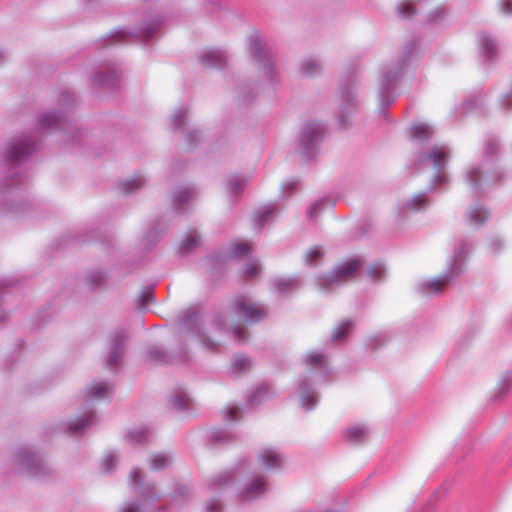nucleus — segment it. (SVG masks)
I'll return each instance as SVG.
<instances>
[{
    "mask_svg": "<svg viewBox=\"0 0 512 512\" xmlns=\"http://www.w3.org/2000/svg\"><path fill=\"white\" fill-rule=\"evenodd\" d=\"M234 306L239 318L245 323L260 321L266 315L262 306L252 302L245 296H239L236 298Z\"/></svg>",
    "mask_w": 512,
    "mask_h": 512,
    "instance_id": "f257e3e1",
    "label": "nucleus"
},
{
    "mask_svg": "<svg viewBox=\"0 0 512 512\" xmlns=\"http://www.w3.org/2000/svg\"><path fill=\"white\" fill-rule=\"evenodd\" d=\"M361 267L359 259L353 258L344 262L335 272L330 273L325 281L328 284L339 283L351 279Z\"/></svg>",
    "mask_w": 512,
    "mask_h": 512,
    "instance_id": "f03ea898",
    "label": "nucleus"
},
{
    "mask_svg": "<svg viewBox=\"0 0 512 512\" xmlns=\"http://www.w3.org/2000/svg\"><path fill=\"white\" fill-rule=\"evenodd\" d=\"M261 465L265 468H275L281 465V456L272 449H265L259 456Z\"/></svg>",
    "mask_w": 512,
    "mask_h": 512,
    "instance_id": "7ed1b4c3",
    "label": "nucleus"
},
{
    "mask_svg": "<svg viewBox=\"0 0 512 512\" xmlns=\"http://www.w3.org/2000/svg\"><path fill=\"white\" fill-rule=\"evenodd\" d=\"M265 488L266 483L264 482V480L256 478L251 482L249 487L245 489V491L243 492V497L245 500H250L263 493L265 491Z\"/></svg>",
    "mask_w": 512,
    "mask_h": 512,
    "instance_id": "20e7f679",
    "label": "nucleus"
},
{
    "mask_svg": "<svg viewBox=\"0 0 512 512\" xmlns=\"http://www.w3.org/2000/svg\"><path fill=\"white\" fill-rule=\"evenodd\" d=\"M487 217V211L481 207H474L468 213L470 223L474 226H479L483 224L486 221Z\"/></svg>",
    "mask_w": 512,
    "mask_h": 512,
    "instance_id": "39448f33",
    "label": "nucleus"
},
{
    "mask_svg": "<svg viewBox=\"0 0 512 512\" xmlns=\"http://www.w3.org/2000/svg\"><path fill=\"white\" fill-rule=\"evenodd\" d=\"M435 169L441 170L446 163V151L442 147H436L429 155Z\"/></svg>",
    "mask_w": 512,
    "mask_h": 512,
    "instance_id": "423d86ee",
    "label": "nucleus"
},
{
    "mask_svg": "<svg viewBox=\"0 0 512 512\" xmlns=\"http://www.w3.org/2000/svg\"><path fill=\"white\" fill-rule=\"evenodd\" d=\"M110 387L105 383H98L91 386L88 389V397L96 400H101L105 397L107 393H110Z\"/></svg>",
    "mask_w": 512,
    "mask_h": 512,
    "instance_id": "0eeeda50",
    "label": "nucleus"
},
{
    "mask_svg": "<svg viewBox=\"0 0 512 512\" xmlns=\"http://www.w3.org/2000/svg\"><path fill=\"white\" fill-rule=\"evenodd\" d=\"M450 280V276L445 275L438 278H435L428 283H426L425 287L428 291L436 293L440 292L444 289V287L448 284Z\"/></svg>",
    "mask_w": 512,
    "mask_h": 512,
    "instance_id": "6e6552de",
    "label": "nucleus"
},
{
    "mask_svg": "<svg viewBox=\"0 0 512 512\" xmlns=\"http://www.w3.org/2000/svg\"><path fill=\"white\" fill-rule=\"evenodd\" d=\"M412 136L418 140H426L433 134L432 129L426 124H417L412 127Z\"/></svg>",
    "mask_w": 512,
    "mask_h": 512,
    "instance_id": "1a4fd4ad",
    "label": "nucleus"
},
{
    "mask_svg": "<svg viewBox=\"0 0 512 512\" xmlns=\"http://www.w3.org/2000/svg\"><path fill=\"white\" fill-rule=\"evenodd\" d=\"M352 324L350 322H343L335 328L333 332V339L340 340L344 338L350 332Z\"/></svg>",
    "mask_w": 512,
    "mask_h": 512,
    "instance_id": "9d476101",
    "label": "nucleus"
},
{
    "mask_svg": "<svg viewBox=\"0 0 512 512\" xmlns=\"http://www.w3.org/2000/svg\"><path fill=\"white\" fill-rule=\"evenodd\" d=\"M144 183L142 176L133 177L131 180L123 184L124 192H132L134 189L141 187Z\"/></svg>",
    "mask_w": 512,
    "mask_h": 512,
    "instance_id": "9b49d317",
    "label": "nucleus"
},
{
    "mask_svg": "<svg viewBox=\"0 0 512 512\" xmlns=\"http://www.w3.org/2000/svg\"><path fill=\"white\" fill-rule=\"evenodd\" d=\"M368 274L373 278V279H380L384 276L385 274V268L382 264L380 263H376V264H373L369 267L368 269Z\"/></svg>",
    "mask_w": 512,
    "mask_h": 512,
    "instance_id": "f8f14e48",
    "label": "nucleus"
},
{
    "mask_svg": "<svg viewBox=\"0 0 512 512\" xmlns=\"http://www.w3.org/2000/svg\"><path fill=\"white\" fill-rule=\"evenodd\" d=\"M28 152H29V149L26 146V144H22L20 146H15L11 149L10 159L11 160L19 159V158L23 157L24 155L28 154Z\"/></svg>",
    "mask_w": 512,
    "mask_h": 512,
    "instance_id": "ddd939ff",
    "label": "nucleus"
},
{
    "mask_svg": "<svg viewBox=\"0 0 512 512\" xmlns=\"http://www.w3.org/2000/svg\"><path fill=\"white\" fill-rule=\"evenodd\" d=\"M365 431L360 427H353L347 431V436L353 442H360L364 437Z\"/></svg>",
    "mask_w": 512,
    "mask_h": 512,
    "instance_id": "4468645a",
    "label": "nucleus"
},
{
    "mask_svg": "<svg viewBox=\"0 0 512 512\" xmlns=\"http://www.w3.org/2000/svg\"><path fill=\"white\" fill-rule=\"evenodd\" d=\"M168 463V458L165 455L157 454L154 455L151 459V468L153 470H158L164 467Z\"/></svg>",
    "mask_w": 512,
    "mask_h": 512,
    "instance_id": "2eb2a0df",
    "label": "nucleus"
},
{
    "mask_svg": "<svg viewBox=\"0 0 512 512\" xmlns=\"http://www.w3.org/2000/svg\"><path fill=\"white\" fill-rule=\"evenodd\" d=\"M249 367H250V361L243 356H237L233 362V369L237 372L246 370Z\"/></svg>",
    "mask_w": 512,
    "mask_h": 512,
    "instance_id": "dca6fc26",
    "label": "nucleus"
},
{
    "mask_svg": "<svg viewBox=\"0 0 512 512\" xmlns=\"http://www.w3.org/2000/svg\"><path fill=\"white\" fill-rule=\"evenodd\" d=\"M250 250H251V247L248 243H246V242L239 243L234 247L233 255L234 256L246 255L250 252Z\"/></svg>",
    "mask_w": 512,
    "mask_h": 512,
    "instance_id": "f3484780",
    "label": "nucleus"
},
{
    "mask_svg": "<svg viewBox=\"0 0 512 512\" xmlns=\"http://www.w3.org/2000/svg\"><path fill=\"white\" fill-rule=\"evenodd\" d=\"M414 12L415 10L410 2H403L399 5V13L403 17H409L413 15Z\"/></svg>",
    "mask_w": 512,
    "mask_h": 512,
    "instance_id": "a211bd4d",
    "label": "nucleus"
},
{
    "mask_svg": "<svg viewBox=\"0 0 512 512\" xmlns=\"http://www.w3.org/2000/svg\"><path fill=\"white\" fill-rule=\"evenodd\" d=\"M307 361L313 367H318L324 363V356L318 353L310 354L307 357Z\"/></svg>",
    "mask_w": 512,
    "mask_h": 512,
    "instance_id": "6ab92c4d",
    "label": "nucleus"
},
{
    "mask_svg": "<svg viewBox=\"0 0 512 512\" xmlns=\"http://www.w3.org/2000/svg\"><path fill=\"white\" fill-rule=\"evenodd\" d=\"M260 272V266L257 263L251 262L247 265L245 269V274L249 278H253L257 276Z\"/></svg>",
    "mask_w": 512,
    "mask_h": 512,
    "instance_id": "aec40b11",
    "label": "nucleus"
},
{
    "mask_svg": "<svg viewBox=\"0 0 512 512\" xmlns=\"http://www.w3.org/2000/svg\"><path fill=\"white\" fill-rule=\"evenodd\" d=\"M302 68L306 75H312L319 69L318 65L314 61L304 62Z\"/></svg>",
    "mask_w": 512,
    "mask_h": 512,
    "instance_id": "412c9836",
    "label": "nucleus"
},
{
    "mask_svg": "<svg viewBox=\"0 0 512 512\" xmlns=\"http://www.w3.org/2000/svg\"><path fill=\"white\" fill-rule=\"evenodd\" d=\"M322 255L321 251L319 250V248H312L310 249L307 254H306V258H307V261L308 262H314L316 261L320 256Z\"/></svg>",
    "mask_w": 512,
    "mask_h": 512,
    "instance_id": "4be33fe9",
    "label": "nucleus"
},
{
    "mask_svg": "<svg viewBox=\"0 0 512 512\" xmlns=\"http://www.w3.org/2000/svg\"><path fill=\"white\" fill-rule=\"evenodd\" d=\"M198 237L197 236H189L187 239L183 241V246L185 249H190L193 246H196L198 243Z\"/></svg>",
    "mask_w": 512,
    "mask_h": 512,
    "instance_id": "5701e85b",
    "label": "nucleus"
},
{
    "mask_svg": "<svg viewBox=\"0 0 512 512\" xmlns=\"http://www.w3.org/2000/svg\"><path fill=\"white\" fill-rule=\"evenodd\" d=\"M293 285L294 284H293L292 280H285V281L279 282L278 287H279L280 291L284 292V291L291 289L293 287Z\"/></svg>",
    "mask_w": 512,
    "mask_h": 512,
    "instance_id": "b1692460",
    "label": "nucleus"
},
{
    "mask_svg": "<svg viewBox=\"0 0 512 512\" xmlns=\"http://www.w3.org/2000/svg\"><path fill=\"white\" fill-rule=\"evenodd\" d=\"M221 510V505L217 501H212L207 504V512H219Z\"/></svg>",
    "mask_w": 512,
    "mask_h": 512,
    "instance_id": "393cba45",
    "label": "nucleus"
},
{
    "mask_svg": "<svg viewBox=\"0 0 512 512\" xmlns=\"http://www.w3.org/2000/svg\"><path fill=\"white\" fill-rule=\"evenodd\" d=\"M239 412V408L238 407H231L227 410V413H228V420H231V421H234L237 419L236 415L238 414Z\"/></svg>",
    "mask_w": 512,
    "mask_h": 512,
    "instance_id": "a878e982",
    "label": "nucleus"
},
{
    "mask_svg": "<svg viewBox=\"0 0 512 512\" xmlns=\"http://www.w3.org/2000/svg\"><path fill=\"white\" fill-rule=\"evenodd\" d=\"M502 6L505 13L512 15V0H503Z\"/></svg>",
    "mask_w": 512,
    "mask_h": 512,
    "instance_id": "bb28decb",
    "label": "nucleus"
},
{
    "mask_svg": "<svg viewBox=\"0 0 512 512\" xmlns=\"http://www.w3.org/2000/svg\"><path fill=\"white\" fill-rule=\"evenodd\" d=\"M188 401V399H186L185 396H179V397H176L173 402H174V405L175 406H178V407H182L184 405H186V402Z\"/></svg>",
    "mask_w": 512,
    "mask_h": 512,
    "instance_id": "cd10ccee",
    "label": "nucleus"
},
{
    "mask_svg": "<svg viewBox=\"0 0 512 512\" xmlns=\"http://www.w3.org/2000/svg\"><path fill=\"white\" fill-rule=\"evenodd\" d=\"M130 478H133V482L135 484H139V478H140V473L139 471L137 470H133L131 473H130Z\"/></svg>",
    "mask_w": 512,
    "mask_h": 512,
    "instance_id": "c85d7f7f",
    "label": "nucleus"
},
{
    "mask_svg": "<svg viewBox=\"0 0 512 512\" xmlns=\"http://www.w3.org/2000/svg\"><path fill=\"white\" fill-rule=\"evenodd\" d=\"M189 193L190 192L188 190H185L184 192H182L178 198L179 202H184L188 198Z\"/></svg>",
    "mask_w": 512,
    "mask_h": 512,
    "instance_id": "c756f323",
    "label": "nucleus"
},
{
    "mask_svg": "<svg viewBox=\"0 0 512 512\" xmlns=\"http://www.w3.org/2000/svg\"><path fill=\"white\" fill-rule=\"evenodd\" d=\"M233 330H234V334H235L236 338L241 340L242 339V336H241L242 331L237 327H235Z\"/></svg>",
    "mask_w": 512,
    "mask_h": 512,
    "instance_id": "7c9ffc66",
    "label": "nucleus"
},
{
    "mask_svg": "<svg viewBox=\"0 0 512 512\" xmlns=\"http://www.w3.org/2000/svg\"><path fill=\"white\" fill-rule=\"evenodd\" d=\"M317 207H318V205L315 204L311 208H309L308 214H309L310 217H313V213L317 210Z\"/></svg>",
    "mask_w": 512,
    "mask_h": 512,
    "instance_id": "2f4dec72",
    "label": "nucleus"
},
{
    "mask_svg": "<svg viewBox=\"0 0 512 512\" xmlns=\"http://www.w3.org/2000/svg\"><path fill=\"white\" fill-rule=\"evenodd\" d=\"M126 510L128 512H135L137 510V507L134 505H131V506L127 507Z\"/></svg>",
    "mask_w": 512,
    "mask_h": 512,
    "instance_id": "473e14b6",
    "label": "nucleus"
},
{
    "mask_svg": "<svg viewBox=\"0 0 512 512\" xmlns=\"http://www.w3.org/2000/svg\"><path fill=\"white\" fill-rule=\"evenodd\" d=\"M51 118H53V119H54V116H53V115H51ZM43 122H44V123L49 124V122H50V116H45V117H43Z\"/></svg>",
    "mask_w": 512,
    "mask_h": 512,
    "instance_id": "72a5a7b5",
    "label": "nucleus"
},
{
    "mask_svg": "<svg viewBox=\"0 0 512 512\" xmlns=\"http://www.w3.org/2000/svg\"><path fill=\"white\" fill-rule=\"evenodd\" d=\"M85 425H86V424H84V423L77 424L76 426H74V427H73V429L78 430V429L83 428Z\"/></svg>",
    "mask_w": 512,
    "mask_h": 512,
    "instance_id": "f704fd0d",
    "label": "nucleus"
},
{
    "mask_svg": "<svg viewBox=\"0 0 512 512\" xmlns=\"http://www.w3.org/2000/svg\"><path fill=\"white\" fill-rule=\"evenodd\" d=\"M486 48H487V50L492 49V48H493V43H492L491 41H488V42L486 43Z\"/></svg>",
    "mask_w": 512,
    "mask_h": 512,
    "instance_id": "c9c22d12",
    "label": "nucleus"
},
{
    "mask_svg": "<svg viewBox=\"0 0 512 512\" xmlns=\"http://www.w3.org/2000/svg\"><path fill=\"white\" fill-rule=\"evenodd\" d=\"M107 464L112 465V458L106 460Z\"/></svg>",
    "mask_w": 512,
    "mask_h": 512,
    "instance_id": "e433bc0d",
    "label": "nucleus"
},
{
    "mask_svg": "<svg viewBox=\"0 0 512 512\" xmlns=\"http://www.w3.org/2000/svg\"><path fill=\"white\" fill-rule=\"evenodd\" d=\"M110 361H111L113 364H115V363H116V360H115V358H114V357H111V358H110Z\"/></svg>",
    "mask_w": 512,
    "mask_h": 512,
    "instance_id": "4c0bfd02",
    "label": "nucleus"
},
{
    "mask_svg": "<svg viewBox=\"0 0 512 512\" xmlns=\"http://www.w3.org/2000/svg\"><path fill=\"white\" fill-rule=\"evenodd\" d=\"M268 214H269V211H266V212L263 214V218H264L265 216H267Z\"/></svg>",
    "mask_w": 512,
    "mask_h": 512,
    "instance_id": "58836bf2",
    "label": "nucleus"
}]
</instances>
